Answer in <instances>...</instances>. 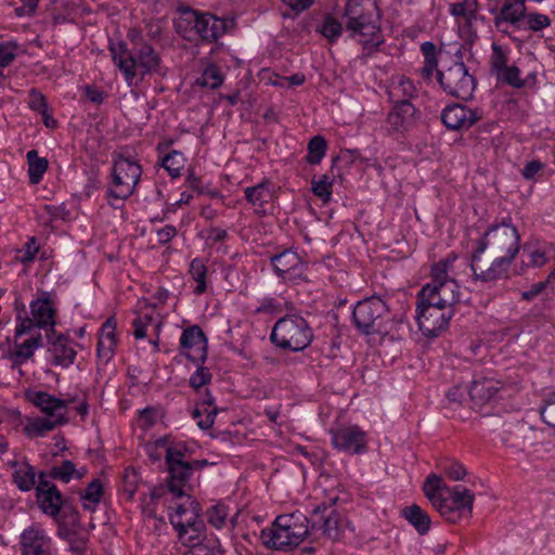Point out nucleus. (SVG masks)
I'll return each instance as SVG.
<instances>
[{
	"label": "nucleus",
	"mask_w": 555,
	"mask_h": 555,
	"mask_svg": "<svg viewBox=\"0 0 555 555\" xmlns=\"http://www.w3.org/2000/svg\"><path fill=\"white\" fill-rule=\"evenodd\" d=\"M421 51L424 56V66L421 69L423 78L430 79L436 70L437 80L448 95L463 101L473 98L477 82L475 77L468 73L463 62H454L448 68L438 70L437 49L435 43L430 41L423 42Z\"/></svg>",
	"instance_id": "1"
},
{
	"label": "nucleus",
	"mask_w": 555,
	"mask_h": 555,
	"mask_svg": "<svg viewBox=\"0 0 555 555\" xmlns=\"http://www.w3.org/2000/svg\"><path fill=\"white\" fill-rule=\"evenodd\" d=\"M109 51L129 87L133 85L137 74L143 79L146 75L159 72L160 56L150 43L130 49L127 42L120 41L117 46H111Z\"/></svg>",
	"instance_id": "2"
},
{
	"label": "nucleus",
	"mask_w": 555,
	"mask_h": 555,
	"mask_svg": "<svg viewBox=\"0 0 555 555\" xmlns=\"http://www.w3.org/2000/svg\"><path fill=\"white\" fill-rule=\"evenodd\" d=\"M142 176L141 165L122 153H114L111 178L106 186L105 198L114 209L120 208L134 193Z\"/></svg>",
	"instance_id": "3"
},
{
	"label": "nucleus",
	"mask_w": 555,
	"mask_h": 555,
	"mask_svg": "<svg viewBox=\"0 0 555 555\" xmlns=\"http://www.w3.org/2000/svg\"><path fill=\"white\" fill-rule=\"evenodd\" d=\"M309 519L301 513L280 515L270 528L262 529L260 539L269 550L287 552L297 547L309 533Z\"/></svg>",
	"instance_id": "4"
},
{
	"label": "nucleus",
	"mask_w": 555,
	"mask_h": 555,
	"mask_svg": "<svg viewBox=\"0 0 555 555\" xmlns=\"http://www.w3.org/2000/svg\"><path fill=\"white\" fill-rule=\"evenodd\" d=\"M314 334L309 322L297 313L280 318L270 334L271 343L280 349L294 352L309 347Z\"/></svg>",
	"instance_id": "5"
},
{
	"label": "nucleus",
	"mask_w": 555,
	"mask_h": 555,
	"mask_svg": "<svg viewBox=\"0 0 555 555\" xmlns=\"http://www.w3.org/2000/svg\"><path fill=\"white\" fill-rule=\"evenodd\" d=\"M391 320L387 304L377 296L358 301L352 310V321L357 330L364 335L387 334Z\"/></svg>",
	"instance_id": "6"
},
{
	"label": "nucleus",
	"mask_w": 555,
	"mask_h": 555,
	"mask_svg": "<svg viewBox=\"0 0 555 555\" xmlns=\"http://www.w3.org/2000/svg\"><path fill=\"white\" fill-rule=\"evenodd\" d=\"M454 311V308H446L427 297L417 296L416 321L426 337L435 338L446 331Z\"/></svg>",
	"instance_id": "7"
},
{
	"label": "nucleus",
	"mask_w": 555,
	"mask_h": 555,
	"mask_svg": "<svg viewBox=\"0 0 555 555\" xmlns=\"http://www.w3.org/2000/svg\"><path fill=\"white\" fill-rule=\"evenodd\" d=\"M475 494L463 486L448 489L447 495L435 504L434 508L451 524H457L464 518H470Z\"/></svg>",
	"instance_id": "8"
},
{
	"label": "nucleus",
	"mask_w": 555,
	"mask_h": 555,
	"mask_svg": "<svg viewBox=\"0 0 555 555\" xmlns=\"http://www.w3.org/2000/svg\"><path fill=\"white\" fill-rule=\"evenodd\" d=\"M29 308L31 318L25 317L16 326L17 337L37 332L38 328H44L46 332L55 328L56 308L49 293L43 292L40 297L31 300Z\"/></svg>",
	"instance_id": "9"
},
{
	"label": "nucleus",
	"mask_w": 555,
	"mask_h": 555,
	"mask_svg": "<svg viewBox=\"0 0 555 555\" xmlns=\"http://www.w3.org/2000/svg\"><path fill=\"white\" fill-rule=\"evenodd\" d=\"M347 30L351 31V37H359V42L363 47V51L371 55L384 42L380 37V23L378 11L375 13H367L363 17L346 21Z\"/></svg>",
	"instance_id": "10"
},
{
	"label": "nucleus",
	"mask_w": 555,
	"mask_h": 555,
	"mask_svg": "<svg viewBox=\"0 0 555 555\" xmlns=\"http://www.w3.org/2000/svg\"><path fill=\"white\" fill-rule=\"evenodd\" d=\"M500 10L498 9L494 13V26L495 28L504 34L511 35V28L513 30H531V31H540L551 25V20L547 15L538 13V12H527V7L525 5V12L522 16H519L517 23L514 21H508V18L504 14V3H500Z\"/></svg>",
	"instance_id": "11"
},
{
	"label": "nucleus",
	"mask_w": 555,
	"mask_h": 555,
	"mask_svg": "<svg viewBox=\"0 0 555 555\" xmlns=\"http://www.w3.org/2000/svg\"><path fill=\"white\" fill-rule=\"evenodd\" d=\"M486 236H491L492 244L498 251H505L511 256H517L520 250V234L512 223L509 216L503 217L490 224Z\"/></svg>",
	"instance_id": "12"
},
{
	"label": "nucleus",
	"mask_w": 555,
	"mask_h": 555,
	"mask_svg": "<svg viewBox=\"0 0 555 555\" xmlns=\"http://www.w3.org/2000/svg\"><path fill=\"white\" fill-rule=\"evenodd\" d=\"M330 435L333 447L338 451L353 455L367 450L366 433L357 425L332 428Z\"/></svg>",
	"instance_id": "13"
},
{
	"label": "nucleus",
	"mask_w": 555,
	"mask_h": 555,
	"mask_svg": "<svg viewBox=\"0 0 555 555\" xmlns=\"http://www.w3.org/2000/svg\"><path fill=\"white\" fill-rule=\"evenodd\" d=\"M46 340L44 346L52 365L67 369L74 363L77 352L70 345L68 335L51 328L46 333Z\"/></svg>",
	"instance_id": "14"
},
{
	"label": "nucleus",
	"mask_w": 555,
	"mask_h": 555,
	"mask_svg": "<svg viewBox=\"0 0 555 555\" xmlns=\"http://www.w3.org/2000/svg\"><path fill=\"white\" fill-rule=\"evenodd\" d=\"M417 109L411 101L396 100L387 117L388 131L391 135H408L416 127Z\"/></svg>",
	"instance_id": "15"
},
{
	"label": "nucleus",
	"mask_w": 555,
	"mask_h": 555,
	"mask_svg": "<svg viewBox=\"0 0 555 555\" xmlns=\"http://www.w3.org/2000/svg\"><path fill=\"white\" fill-rule=\"evenodd\" d=\"M179 346L181 354L191 362H206L208 356V339L198 325H192L182 331Z\"/></svg>",
	"instance_id": "16"
},
{
	"label": "nucleus",
	"mask_w": 555,
	"mask_h": 555,
	"mask_svg": "<svg viewBox=\"0 0 555 555\" xmlns=\"http://www.w3.org/2000/svg\"><path fill=\"white\" fill-rule=\"evenodd\" d=\"M344 517L333 506L318 505L311 516V528L321 530L324 535L336 541L344 531Z\"/></svg>",
	"instance_id": "17"
},
{
	"label": "nucleus",
	"mask_w": 555,
	"mask_h": 555,
	"mask_svg": "<svg viewBox=\"0 0 555 555\" xmlns=\"http://www.w3.org/2000/svg\"><path fill=\"white\" fill-rule=\"evenodd\" d=\"M270 262L276 276L281 279L289 281L306 280L307 266L293 249H284L271 256Z\"/></svg>",
	"instance_id": "18"
},
{
	"label": "nucleus",
	"mask_w": 555,
	"mask_h": 555,
	"mask_svg": "<svg viewBox=\"0 0 555 555\" xmlns=\"http://www.w3.org/2000/svg\"><path fill=\"white\" fill-rule=\"evenodd\" d=\"M191 506L192 517L185 520H176V517L170 518V524L178 532L180 541L185 545H194L202 542L206 529L204 520L198 516L199 504L192 502Z\"/></svg>",
	"instance_id": "19"
},
{
	"label": "nucleus",
	"mask_w": 555,
	"mask_h": 555,
	"mask_svg": "<svg viewBox=\"0 0 555 555\" xmlns=\"http://www.w3.org/2000/svg\"><path fill=\"white\" fill-rule=\"evenodd\" d=\"M22 555H52V540L44 529L30 526L20 537Z\"/></svg>",
	"instance_id": "20"
},
{
	"label": "nucleus",
	"mask_w": 555,
	"mask_h": 555,
	"mask_svg": "<svg viewBox=\"0 0 555 555\" xmlns=\"http://www.w3.org/2000/svg\"><path fill=\"white\" fill-rule=\"evenodd\" d=\"M418 297H427L446 308H454L461 299L460 285L455 280L439 283V285H424Z\"/></svg>",
	"instance_id": "21"
},
{
	"label": "nucleus",
	"mask_w": 555,
	"mask_h": 555,
	"mask_svg": "<svg viewBox=\"0 0 555 555\" xmlns=\"http://www.w3.org/2000/svg\"><path fill=\"white\" fill-rule=\"evenodd\" d=\"M233 25V20L219 18L209 12H202L195 30L202 40L212 43L222 37Z\"/></svg>",
	"instance_id": "22"
},
{
	"label": "nucleus",
	"mask_w": 555,
	"mask_h": 555,
	"mask_svg": "<svg viewBox=\"0 0 555 555\" xmlns=\"http://www.w3.org/2000/svg\"><path fill=\"white\" fill-rule=\"evenodd\" d=\"M479 116L476 112L466 108L464 105L454 104L447 106L441 113L442 124L451 130H462L470 128Z\"/></svg>",
	"instance_id": "23"
},
{
	"label": "nucleus",
	"mask_w": 555,
	"mask_h": 555,
	"mask_svg": "<svg viewBox=\"0 0 555 555\" xmlns=\"http://www.w3.org/2000/svg\"><path fill=\"white\" fill-rule=\"evenodd\" d=\"M198 396L199 399L192 412V417L201 429L206 430L212 427L220 410L216 405L215 397L208 389H202Z\"/></svg>",
	"instance_id": "24"
},
{
	"label": "nucleus",
	"mask_w": 555,
	"mask_h": 555,
	"mask_svg": "<svg viewBox=\"0 0 555 555\" xmlns=\"http://www.w3.org/2000/svg\"><path fill=\"white\" fill-rule=\"evenodd\" d=\"M517 256L505 254L504 256L496 257L490 267L480 272L477 271L475 266H472L473 280L481 281L483 283L496 282L502 279H507L512 263Z\"/></svg>",
	"instance_id": "25"
},
{
	"label": "nucleus",
	"mask_w": 555,
	"mask_h": 555,
	"mask_svg": "<svg viewBox=\"0 0 555 555\" xmlns=\"http://www.w3.org/2000/svg\"><path fill=\"white\" fill-rule=\"evenodd\" d=\"M25 335H29L26 339L23 341H18L22 336H18L15 334V344H14V350L10 353V359L12 361L13 367L21 366L23 363H25L28 359H30L34 356V352L36 349L43 347V339L40 333L31 332L26 333Z\"/></svg>",
	"instance_id": "26"
},
{
	"label": "nucleus",
	"mask_w": 555,
	"mask_h": 555,
	"mask_svg": "<svg viewBox=\"0 0 555 555\" xmlns=\"http://www.w3.org/2000/svg\"><path fill=\"white\" fill-rule=\"evenodd\" d=\"M36 499L42 513L53 518L60 515L62 508L69 507L68 499L61 493L56 486L38 490Z\"/></svg>",
	"instance_id": "27"
},
{
	"label": "nucleus",
	"mask_w": 555,
	"mask_h": 555,
	"mask_svg": "<svg viewBox=\"0 0 555 555\" xmlns=\"http://www.w3.org/2000/svg\"><path fill=\"white\" fill-rule=\"evenodd\" d=\"M26 398L50 417H59L60 414L66 413L67 400L55 398L46 391L29 390Z\"/></svg>",
	"instance_id": "28"
},
{
	"label": "nucleus",
	"mask_w": 555,
	"mask_h": 555,
	"mask_svg": "<svg viewBox=\"0 0 555 555\" xmlns=\"http://www.w3.org/2000/svg\"><path fill=\"white\" fill-rule=\"evenodd\" d=\"M194 467L190 462L178 463L175 465L168 466L169 472V481H168V490L175 494L177 498H182L185 495L183 491V487L191 478L193 474Z\"/></svg>",
	"instance_id": "29"
},
{
	"label": "nucleus",
	"mask_w": 555,
	"mask_h": 555,
	"mask_svg": "<svg viewBox=\"0 0 555 555\" xmlns=\"http://www.w3.org/2000/svg\"><path fill=\"white\" fill-rule=\"evenodd\" d=\"M401 516L416 530L420 535H425L431 527L430 516L417 504L405 506Z\"/></svg>",
	"instance_id": "30"
},
{
	"label": "nucleus",
	"mask_w": 555,
	"mask_h": 555,
	"mask_svg": "<svg viewBox=\"0 0 555 555\" xmlns=\"http://www.w3.org/2000/svg\"><path fill=\"white\" fill-rule=\"evenodd\" d=\"M498 382L490 378L474 379L468 389L469 397L477 404H483L495 397L499 392Z\"/></svg>",
	"instance_id": "31"
},
{
	"label": "nucleus",
	"mask_w": 555,
	"mask_h": 555,
	"mask_svg": "<svg viewBox=\"0 0 555 555\" xmlns=\"http://www.w3.org/2000/svg\"><path fill=\"white\" fill-rule=\"evenodd\" d=\"M13 481L24 492L30 491L36 485V472L28 462H14Z\"/></svg>",
	"instance_id": "32"
},
{
	"label": "nucleus",
	"mask_w": 555,
	"mask_h": 555,
	"mask_svg": "<svg viewBox=\"0 0 555 555\" xmlns=\"http://www.w3.org/2000/svg\"><path fill=\"white\" fill-rule=\"evenodd\" d=\"M66 423L67 418L63 414H60L59 417H38L25 427V431L28 436L43 437L57 425H64Z\"/></svg>",
	"instance_id": "33"
},
{
	"label": "nucleus",
	"mask_w": 555,
	"mask_h": 555,
	"mask_svg": "<svg viewBox=\"0 0 555 555\" xmlns=\"http://www.w3.org/2000/svg\"><path fill=\"white\" fill-rule=\"evenodd\" d=\"M244 193L248 203L262 207L272 198L271 182L268 179H263L260 183L246 188Z\"/></svg>",
	"instance_id": "34"
},
{
	"label": "nucleus",
	"mask_w": 555,
	"mask_h": 555,
	"mask_svg": "<svg viewBox=\"0 0 555 555\" xmlns=\"http://www.w3.org/2000/svg\"><path fill=\"white\" fill-rule=\"evenodd\" d=\"M378 11L377 3L374 0H347L344 10L346 21L363 17L367 13H375Z\"/></svg>",
	"instance_id": "35"
},
{
	"label": "nucleus",
	"mask_w": 555,
	"mask_h": 555,
	"mask_svg": "<svg viewBox=\"0 0 555 555\" xmlns=\"http://www.w3.org/2000/svg\"><path fill=\"white\" fill-rule=\"evenodd\" d=\"M104 489L100 479H93L88 483L83 492H80V501L85 509L94 512L96 505L101 502Z\"/></svg>",
	"instance_id": "36"
},
{
	"label": "nucleus",
	"mask_w": 555,
	"mask_h": 555,
	"mask_svg": "<svg viewBox=\"0 0 555 555\" xmlns=\"http://www.w3.org/2000/svg\"><path fill=\"white\" fill-rule=\"evenodd\" d=\"M159 159L160 166L172 179H177L181 176V171L184 169L186 163L183 153L176 150L168 152Z\"/></svg>",
	"instance_id": "37"
},
{
	"label": "nucleus",
	"mask_w": 555,
	"mask_h": 555,
	"mask_svg": "<svg viewBox=\"0 0 555 555\" xmlns=\"http://www.w3.org/2000/svg\"><path fill=\"white\" fill-rule=\"evenodd\" d=\"M28 177L31 184H37L42 180L43 173L48 169V160L41 158L36 150L27 152Z\"/></svg>",
	"instance_id": "38"
},
{
	"label": "nucleus",
	"mask_w": 555,
	"mask_h": 555,
	"mask_svg": "<svg viewBox=\"0 0 555 555\" xmlns=\"http://www.w3.org/2000/svg\"><path fill=\"white\" fill-rule=\"evenodd\" d=\"M448 489L450 488L442 482L441 477L435 474L429 475L423 486L424 494L433 506L443 496L441 491L444 490L447 492Z\"/></svg>",
	"instance_id": "39"
},
{
	"label": "nucleus",
	"mask_w": 555,
	"mask_h": 555,
	"mask_svg": "<svg viewBox=\"0 0 555 555\" xmlns=\"http://www.w3.org/2000/svg\"><path fill=\"white\" fill-rule=\"evenodd\" d=\"M223 80L224 76L220 67L211 63L204 68L201 77L196 79V85L209 89H217L223 83Z\"/></svg>",
	"instance_id": "40"
},
{
	"label": "nucleus",
	"mask_w": 555,
	"mask_h": 555,
	"mask_svg": "<svg viewBox=\"0 0 555 555\" xmlns=\"http://www.w3.org/2000/svg\"><path fill=\"white\" fill-rule=\"evenodd\" d=\"M477 9V0H463L462 2L450 4V13L455 17H463L469 26L476 20Z\"/></svg>",
	"instance_id": "41"
},
{
	"label": "nucleus",
	"mask_w": 555,
	"mask_h": 555,
	"mask_svg": "<svg viewBox=\"0 0 555 555\" xmlns=\"http://www.w3.org/2000/svg\"><path fill=\"white\" fill-rule=\"evenodd\" d=\"M189 273L197 283L194 288L195 295H202L207 291V267L201 258H194L190 263Z\"/></svg>",
	"instance_id": "42"
},
{
	"label": "nucleus",
	"mask_w": 555,
	"mask_h": 555,
	"mask_svg": "<svg viewBox=\"0 0 555 555\" xmlns=\"http://www.w3.org/2000/svg\"><path fill=\"white\" fill-rule=\"evenodd\" d=\"M417 96V89L410 78L402 76L398 83L389 90L390 100L396 103V100H411Z\"/></svg>",
	"instance_id": "43"
},
{
	"label": "nucleus",
	"mask_w": 555,
	"mask_h": 555,
	"mask_svg": "<svg viewBox=\"0 0 555 555\" xmlns=\"http://www.w3.org/2000/svg\"><path fill=\"white\" fill-rule=\"evenodd\" d=\"M76 473L77 467L70 460H63L50 468L51 478L64 483H68L73 480Z\"/></svg>",
	"instance_id": "44"
},
{
	"label": "nucleus",
	"mask_w": 555,
	"mask_h": 555,
	"mask_svg": "<svg viewBox=\"0 0 555 555\" xmlns=\"http://www.w3.org/2000/svg\"><path fill=\"white\" fill-rule=\"evenodd\" d=\"M332 188L333 180L327 175H322L318 179L314 177L311 180V191L323 204H327L331 201Z\"/></svg>",
	"instance_id": "45"
},
{
	"label": "nucleus",
	"mask_w": 555,
	"mask_h": 555,
	"mask_svg": "<svg viewBox=\"0 0 555 555\" xmlns=\"http://www.w3.org/2000/svg\"><path fill=\"white\" fill-rule=\"evenodd\" d=\"M196 365L195 372L190 376V387L194 389L197 395H201V390L204 386L211 382L212 375L208 367L204 365L205 362H193Z\"/></svg>",
	"instance_id": "46"
},
{
	"label": "nucleus",
	"mask_w": 555,
	"mask_h": 555,
	"mask_svg": "<svg viewBox=\"0 0 555 555\" xmlns=\"http://www.w3.org/2000/svg\"><path fill=\"white\" fill-rule=\"evenodd\" d=\"M317 31L324 36L331 43L336 42L343 31L341 23L332 15H326Z\"/></svg>",
	"instance_id": "47"
},
{
	"label": "nucleus",
	"mask_w": 555,
	"mask_h": 555,
	"mask_svg": "<svg viewBox=\"0 0 555 555\" xmlns=\"http://www.w3.org/2000/svg\"><path fill=\"white\" fill-rule=\"evenodd\" d=\"M495 77L499 81L513 88L521 89L525 87V81L520 78V69L517 66H506Z\"/></svg>",
	"instance_id": "48"
},
{
	"label": "nucleus",
	"mask_w": 555,
	"mask_h": 555,
	"mask_svg": "<svg viewBox=\"0 0 555 555\" xmlns=\"http://www.w3.org/2000/svg\"><path fill=\"white\" fill-rule=\"evenodd\" d=\"M327 149V141H308L306 162L309 165H319L326 155Z\"/></svg>",
	"instance_id": "49"
},
{
	"label": "nucleus",
	"mask_w": 555,
	"mask_h": 555,
	"mask_svg": "<svg viewBox=\"0 0 555 555\" xmlns=\"http://www.w3.org/2000/svg\"><path fill=\"white\" fill-rule=\"evenodd\" d=\"M140 481L139 474L134 468L128 467L122 476L121 491L128 501H131L137 492Z\"/></svg>",
	"instance_id": "50"
},
{
	"label": "nucleus",
	"mask_w": 555,
	"mask_h": 555,
	"mask_svg": "<svg viewBox=\"0 0 555 555\" xmlns=\"http://www.w3.org/2000/svg\"><path fill=\"white\" fill-rule=\"evenodd\" d=\"M450 266H452V261L449 259H443L438 262H435L430 269L431 281L426 285H439V283L452 281L453 279L449 278L448 274Z\"/></svg>",
	"instance_id": "51"
},
{
	"label": "nucleus",
	"mask_w": 555,
	"mask_h": 555,
	"mask_svg": "<svg viewBox=\"0 0 555 555\" xmlns=\"http://www.w3.org/2000/svg\"><path fill=\"white\" fill-rule=\"evenodd\" d=\"M228 506L223 503H217L211 505L207 509L208 522L217 529L222 528L225 525L228 518Z\"/></svg>",
	"instance_id": "52"
},
{
	"label": "nucleus",
	"mask_w": 555,
	"mask_h": 555,
	"mask_svg": "<svg viewBox=\"0 0 555 555\" xmlns=\"http://www.w3.org/2000/svg\"><path fill=\"white\" fill-rule=\"evenodd\" d=\"M186 450L188 448L184 442H173L170 446H168L166 449L165 456V462L167 466L186 462L184 460Z\"/></svg>",
	"instance_id": "53"
},
{
	"label": "nucleus",
	"mask_w": 555,
	"mask_h": 555,
	"mask_svg": "<svg viewBox=\"0 0 555 555\" xmlns=\"http://www.w3.org/2000/svg\"><path fill=\"white\" fill-rule=\"evenodd\" d=\"M507 66V55L504 50L499 46L492 44V55L490 59V69L492 75L499 74Z\"/></svg>",
	"instance_id": "54"
},
{
	"label": "nucleus",
	"mask_w": 555,
	"mask_h": 555,
	"mask_svg": "<svg viewBox=\"0 0 555 555\" xmlns=\"http://www.w3.org/2000/svg\"><path fill=\"white\" fill-rule=\"evenodd\" d=\"M39 250V246L37 245L36 238L30 237L22 249L17 250L16 259L20 260L24 264H28L34 261L37 253Z\"/></svg>",
	"instance_id": "55"
},
{
	"label": "nucleus",
	"mask_w": 555,
	"mask_h": 555,
	"mask_svg": "<svg viewBox=\"0 0 555 555\" xmlns=\"http://www.w3.org/2000/svg\"><path fill=\"white\" fill-rule=\"evenodd\" d=\"M28 106L37 113L50 107L43 93L36 88H31L28 92Z\"/></svg>",
	"instance_id": "56"
},
{
	"label": "nucleus",
	"mask_w": 555,
	"mask_h": 555,
	"mask_svg": "<svg viewBox=\"0 0 555 555\" xmlns=\"http://www.w3.org/2000/svg\"><path fill=\"white\" fill-rule=\"evenodd\" d=\"M59 535L68 540L69 550L75 554H82L86 551L87 538L78 535L76 532L68 531L63 533L59 532Z\"/></svg>",
	"instance_id": "57"
},
{
	"label": "nucleus",
	"mask_w": 555,
	"mask_h": 555,
	"mask_svg": "<svg viewBox=\"0 0 555 555\" xmlns=\"http://www.w3.org/2000/svg\"><path fill=\"white\" fill-rule=\"evenodd\" d=\"M543 422L550 427H555V393H553L540 410Z\"/></svg>",
	"instance_id": "58"
},
{
	"label": "nucleus",
	"mask_w": 555,
	"mask_h": 555,
	"mask_svg": "<svg viewBox=\"0 0 555 555\" xmlns=\"http://www.w3.org/2000/svg\"><path fill=\"white\" fill-rule=\"evenodd\" d=\"M283 311L282 305L275 298L264 297L256 309V313L278 314Z\"/></svg>",
	"instance_id": "59"
},
{
	"label": "nucleus",
	"mask_w": 555,
	"mask_h": 555,
	"mask_svg": "<svg viewBox=\"0 0 555 555\" xmlns=\"http://www.w3.org/2000/svg\"><path fill=\"white\" fill-rule=\"evenodd\" d=\"M442 470L452 480H462L466 475V468L459 462H449L442 465Z\"/></svg>",
	"instance_id": "60"
},
{
	"label": "nucleus",
	"mask_w": 555,
	"mask_h": 555,
	"mask_svg": "<svg viewBox=\"0 0 555 555\" xmlns=\"http://www.w3.org/2000/svg\"><path fill=\"white\" fill-rule=\"evenodd\" d=\"M16 57V44L11 42L0 43V67L9 66Z\"/></svg>",
	"instance_id": "61"
},
{
	"label": "nucleus",
	"mask_w": 555,
	"mask_h": 555,
	"mask_svg": "<svg viewBox=\"0 0 555 555\" xmlns=\"http://www.w3.org/2000/svg\"><path fill=\"white\" fill-rule=\"evenodd\" d=\"M116 345L117 340H111V338L107 339L99 337V341L96 345L98 356L106 360L112 359L115 352Z\"/></svg>",
	"instance_id": "62"
},
{
	"label": "nucleus",
	"mask_w": 555,
	"mask_h": 555,
	"mask_svg": "<svg viewBox=\"0 0 555 555\" xmlns=\"http://www.w3.org/2000/svg\"><path fill=\"white\" fill-rule=\"evenodd\" d=\"M178 12L180 13V17L191 25L194 29L197 27V22L199 21L201 11L194 10L189 5H179Z\"/></svg>",
	"instance_id": "63"
},
{
	"label": "nucleus",
	"mask_w": 555,
	"mask_h": 555,
	"mask_svg": "<svg viewBox=\"0 0 555 555\" xmlns=\"http://www.w3.org/2000/svg\"><path fill=\"white\" fill-rule=\"evenodd\" d=\"M85 150L90 153V156L95 162H104L107 147H102L100 141H86Z\"/></svg>",
	"instance_id": "64"
}]
</instances>
